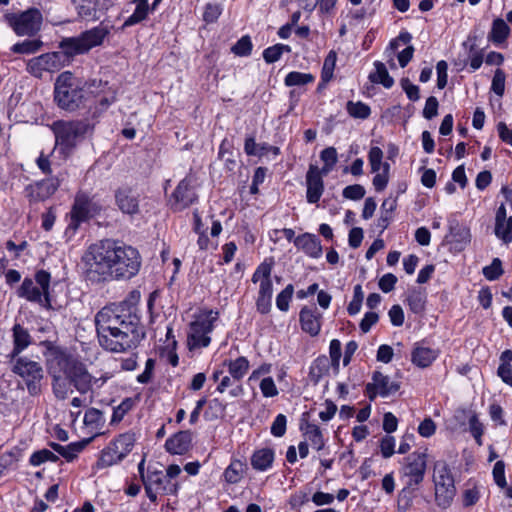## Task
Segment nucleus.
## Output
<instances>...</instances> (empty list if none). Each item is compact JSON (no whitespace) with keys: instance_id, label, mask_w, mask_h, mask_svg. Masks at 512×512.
<instances>
[{"instance_id":"obj_7","label":"nucleus","mask_w":512,"mask_h":512,"mask_svg":"<svg viewBox=\"0 0 512 512\" xmlns=\"http://www.w3.org/2000/svg\"><path fill=\"white\" fill-rule=\"evenodd\" d=\"M219 320V313L214 310H202L191 322L187 342L189 349H200L209 346L210 334Z\"/></svg>"},{"instance_id":"obj_62","label":"nucleus","mask_w":512,"mask_h":512,"mask_svg":"<svg viewBox=\"0 0 512 512\" xmlns=\"http://www.w3.org/2000/svg\"><path fill=\"white\" fill-rule=\"evenodd\" d=\"M493 479L495 483L500 488H505L507 486L506 478H505V464L503 461H497L493 467Z\"/></svg>"},{"instance_id":"obj_11","label":"nucleus","mask_w":512,"mask_h":512,"mask_svg":"<svg viewBox=\"0 0 512 512\" xmlns=\"http://www.w3.org/2000/svg\"><path fill=\"white\" fill-rule=\"evenodd\" d=\"M9 26L18 36H33L41 29L43 17L36 8H31L21 13L5 15Z\"/></svg>"},{"instance_id":"obj_8","label":"nucleus","mask_w":512,"mask_h":512,"mask_svg":"<svg viewBox=\"0 0 512 512\" xmlns=\"http://www.w3.org/2000/svg\"><path fill=\"white\" fill-rule=\"evenodd\" d=\"M12 372L22 379L31 396L42 393L44 386V369L40 362L28 357H18L13 360Z\"/></svg>"},{"instance_id":"obj_10","label":"nucleus","mask_w":512,"mask_h":512,"mask_svg":"<svg viewBox=\"0 0 512 512\" xmlns=\"http://www.w3.org/2000/svg\"><path fill=\"white\" fill-rule=\"evenodd\" d=\"M113 376L112 371H102L99 376L92 375L83 363L77 361L67 377L79 393L86 394L94 388H101Z\"/></svg>"},{"instance_id":"obj_50","label":"nucleus","mask_w":512,"mask_h":512,"mask_svg":"<svg viewBox=\"0 0 512 512\" xmlns=\"http://www.w3.org/2000/svg\"><path fill=\"white\" fill-rule=\"evenodd\" d=\"M294 293L292 284H288L276 297V306L280 311L286 312Z\"/></svg>"},{"instance_id":"obj_12","label":"nucleus","mask_w":512,"mask_h":512,"mask_svg":"<svg viewBox=\"0 0 512 512\" xmlns=\"http://www.w3.org/2000/svg\"><path fill=\"white\" fill-rule=\"evenodd\" d=\"M426 467L425 452L416 451L404 458L401 475L407 488L415 489L423 481Z\"/></svg>"},{"instance_id":"obj_20","label":"nucleus","mask_w":512,"mask_h":512,"mask_svg":"<svg viewBox=\"0 0 512 512\" xmlns=\"http://www.w3.org/2000/svg\"><path fill=\"white\" fill-rule=\"evenodd\" d=\"M59 185L60 181L56 177L44 179L27 187L28 196L32 201H43L52 196Z\"/></svg>"},{"instance_id":"obj_48","label":"nucleus","mask_w":512,"mask_h":512,"mask_svg":"<svg viewBox=\"0 0 512 512\" xmlns=\"http://www.w3.org/2000/svg\"><path fill=\"white\" fill-rule=\"evenodd\" d=\"M337 55L335 51H330L326 56L323 67L321 78L323 82H329L333 78V72L335 69Z\"/></svg>"},{"instance_id":"obj_43","label":"nucleus","mask_w":512,"mask_h":512,"mask_svg":"<svg viewBox=\"0 0 512 512\" xmlns=\"http://www.w3.org/2000/svg\"><path fill=\"white\" fill-rule=\"evenodd\" d=\"M320 158L324 162L320 171L327 175L338 161L337 151L334 147H327L321 151Z\"/></svg>"},{"instance_id":"obj_16","label":"nucleus","mask_w":512,"mask_h":512,"mask_svg":"<svg viewBox=\"0 0 512 512\" xmlns=\"http://www.w3.org/2000/svg\"><path fill=\"white\" fill-rule=\"evenodd\" d=\"M78 15L87 21L100 19L113 5L112 0H73Z\"/></svg>"},{"instance_id":"obj_4","label":"nucleus","mask_w":512,"mask_h":512,"mask_svg":"<svg viewBox=\"0 0 512 512\" xmlns=\"http://www.w3.org/2000/svg\"><path fill=\"white\" fill-rule=\"evenodd\" d=\"M109 34L110 28L100 24L83 31L77 36L63 38L59 43V48L71 59L77 55L86 54L93 48L102 46Z\"/></svg>"},{"instance_id":"obj_49","label":"nucleus","mask_w":512,"mask_h":512,"mask_svg":"<svg viewBox=\"0 0 512 512\" xmlns=\"http://www.w3.org/2000/svg\"><path fill=\"white\" fill-rule=\"evenodd\" d=\"M495 234L505 243H510L512 241V217L504 222L495 223Z\"/></svg>"},{"instance_id":"obj_31","label":"nucleus","mask_w":512,"mask_h":512,"mask_svg":"<svg viewBox=\"0 0 512 512\" xmlns=\"http://www.w3.org/2000/svg\"><path fill=\"white\" fill-rule=\"evenodd\" d=\"M123 459L120 457L118 452L116 451V448L112 444V442L109 443L108 446H106L101 452L100 456L95 463L94 469H105L108 467H111L113 465L118 464Z\"/></svg>"},{"instance_id":"obj_3","label":"nucleus","mask_w":512,"mask_h":512,"mask_svg":"<svg viewBox=\"0 0 512 512\" xmlns=\"http://www.w3.org/2000/svg\"><path fill=\"white\" fill-rule=\"evenodd\" d=\"M51 130L55 136V147L68 156L77 144L92 131L87 120H58L52 123Z\"/></svg>"},{"instance_id":"obj_56","label":"nucleus","mask_w":512,"mask_h":512,"mask_svg":"<svg viewBox=\"0 0 512 512\" xmlns=\"http://www.w3.org/2000/svg\"><path fill=\"white\" fill-rule=\"evenodd\" d=\"M261 393L266 398L276 397L279 394L278 388L272 377H264L259 384Z\"/></svg>"},{"instance_id":"obj_61","label":"nucleus","mask_w":512,"mask_h":512,"mask_svg":"<svg viewBox=\"0 0 512 512\" xmlns=\"http://www.w3.org/2000/svg\"><path fill=\"white\" fill-rule=\"evenodd\" d=\"M400 84L409 100L418 101L420 99L419 87L414 85L408 78L401 79Z\"/></svg>"},{"instance_id":"obj_14","label":"nucleus","mask_w":512,"mask_h":512,"mask_svg":"<svg viewBox=\"0 0 512 512\" xmlns=\"http://www.w3.org/2000/svg\"><path fill=\"white\" fill-rule=\"evenodd\" d=\"M96 212L97 207L90 197L85 193H78L69 214L70 222L68 224V229L76 231L81 223L87 221Z\"/></svg>"},{"instance_id":"obj_57","label":"nucleus","mask_w":512,"mask_h":512,"mask_svg":"<svg viewBox=\"0 0 512 512\" xmlns=\"http://www.w3.org/2000/svg\"><path fill=\"white\" fill-rule=\"evenodd\" d=\"M363 298H364V294H363L361 285H356L354 287L353 299L349 303L348 308H347L348 313L350 315H356L357 313L360 312Z\"/></svg>"},{"instance_id":"obj_19","label":"nucleus","mask_w":512,"mask_h":512,"mask_svg":"<svg viewBox=\"0 0 512 512\" xmlns=\"http://www.w3.org/2000/svg\"><path fill=\"white\" fill-rule=\"evenodd\" d=\"M398 389L399 385L381 372H374L372 382L366 386L370 399H374L377 395L387 397L397 392Z\"/></svg>"},{"instance_id":"obj_44","label":"nucleus","mask_w":512,"mask_h":512,"mask_svg":"<svg viewBox=\"0 0 512 512\" xmlns=\"http://www.w3.org/2000/svg\"><path fill=\"white\" fill-rule=\"evenodd\" d=\"M290 51V46L279 43L266 48L263 51V58L267 63H274L281 58L283 53H289Z\"/></svg>"},{"instance_id":"obj_33","label":"nucleus","mask_w":512,"mask_h":512,"mask_svg":"<svg viewBox=\"0 0 512 512\" xmlns=\"http://www.w3.org/2000/svg\"><path fill=\"white\" fill-rule=\"evenodd\" d=\"M86 442H73L68 445H61L58 443H51V447L54 451L64 457L68 462L73 461L79 453L84 449Z\"/></svg>"},{"instance_id":"obj_60","label":"nucleus","mask_w":512,"mask_h":512,"mask_svg":"<svg viewBox=\"0 0 512 512\" xmlns=\"http://www.w3.org/2000/svg\"><path fill=\"white\" fill-rule=\"evenodd\" d=\"M343 197L350 200H360L365 195V188L360 184L349 185L343 189Z\"/></svg>"},{"instance_id":"obj_37","label":"nucleus","mask_w":512,"mask_h":512,"mask_svg":"<svg viewBox=\"0 0 512 512\" xmlns=\"http://www.w3.org/2000/svg\"><path fill=\"white\" fill-rule=\"evenodd\" d=\"M510 33V28L506 24V22L501 19L497 18L492 23V28L489 33L488 38L495 44L503 43L508 35Z\"/></svg>"},{"instance_id":"obj_45","label":"nucleus","mask_w":512,"mask_h":512,"mask_svg":"<svg viewBox=\"0 0 512 512\" xmlns=\"http://www.w3.org/2000/svg\"><path fill=\"white\" fill-rule=\"evenodd\" d=\"M229 387H233L229 391V394H230L231 397H238V396H240L243 393L242 385L239 384L238 381H233V378L231 376H227V375L223 376L220 379V382H219V384L217 386V391L219 393H223Z\"/></svg>"},{"instance_id":"obj_2","label":"nucleus","mask_w":512,"mask_h":512,"mask_svg":"<svg viewBox=\"0 0 512 512\" xmlns=\"http://www.w3.org/2000/svg\"><path fill=\"white\" fill-rule=\"evenodd\" d=\"M95 324L100 345L111 352L134 349L145 337L138 308L132 300L105 306L96 314Z\"/></svg>"},{"instance_id":"obj_27","label":"nucleus","mask_w":512,"mask_h":512,"mask_svg":"<svg viewBox=\"0 0 512 512\" xmlns=\"http://www.w3.org/2000/svg\"><path fill=\"white\" fill-rule=\"evenodd\" d=\"M438 355V350L432 349L422 344H416L412 351L411 360L416 366L420 368H426L436 360Z\"/></svg>"},{"instance_id":"obj_54","label":"nucleus","mask_w":512,"mask_h":512,"mask_svg":"<svg viewBox=\"0 0 512 512\" xmlns=\"http://www.w3.org/2000/svg\"><path fill=\"white\" fill-rule=\"evenodd\" d=\"M482 486L473 485L467 487L463 493V505L466 507L475 505L481 496Z\"/></svg>"},{"instance_id":"obj_42","label":"nucleus","mask_w":512,"mask_h":512,"mask_svg":"<svg viewBox=\"0 0 512 512\" xmlns=\"http://www.w3.org/2000/svg\"><path fill=\"white\" fill-rule=\"evenodd\" d=\"M243 475V463L239 460H234L225 469L223 476L227 483H238Z\"/></svg>"},{"instance_id":"obj_5","label":"nucleus","mask_w":512,"mask_h":512,"mask_svg":"<svg viewBox=\"0 0 512 512\" xmlns=\"http://www.w3.org/2000/svg\"><path fill=\"white\" fill-rule=\"evenodd\" d=\"M79 81L70 71L62 72L54 85V99L62 109L73 111L82 103L84 94Z\"/></svg>"},{"instance_id":"obj_6","label":"nucleus","mask_w":512,"mask_h":512,"mask_svg":"<svg viewBox=\"0 0 512 512\" xmlns=\"http://www.w3.org/2000/svg\"><path fill=\"white\" fill-rule=\"evenodd\" d=\"M50 280V273L40 270L35 274L34 279L25 278L23 280L17 295L29 302L37 303L41 307L49 309L51 308Z\"/></svg>"},{"instance_id":"obj_21","label":"nucleus","mask_w":512,"mask_h":512,"mask_svg":"<svg viewBox=\"0 0 512 512\" xmlns=\"http://www.w3.org/2000/svg\"><path fill=\"white\" fill-rule=\"evenodd\" d=\"M321 314L316 307H303L299 313V321L304 332L317 336L321 330Z\"/></svg>"},{"instance_id":"obj_46","label":"nucleus","mask_w":512,"mask_h":512,"mask_svg":"<svg viewBox=\"0 0 512 512\" xmlns=\"http://www.w3.org/2000/svg\"><path fill=\"white\" fill-rule=\"evenodd\" d=\"M383 151L375 146L371 147L368 153V161L371 167V172H379L384 171V165L388 164L387 162H383Z\"/></svg>"},{"instance_id":"obj_17","label":"nucleus","mask_w":512,"mask_h":512,"mask_svg":"<svg viewBox=\"0 0 512 512\" xmlns=\"http://www.w3.org/2000/svg\"><path fill=\"white\" fill-rule=\"evenodd\" d=\"M197 196L192 189V179L185 177L179 182L176 189L172 193L170 202L175 211H181L190 206Z\"/></svg>"},{"instance_id":"obj_28","label":"nucleus","mask_w":512,"mask_h":512,"mask_svg":"<svg viewBox=\"0 0 512 512\" xmlns=\"http://www.w3.org/2000/svg\"><path fill=\"white\" fill-rule=\"evenodd\" d=\"M144 482L160 491L161 494H173L177 490L176 484L169 480L161 471L149 473Z\"/></svg>"},{"instance_id":"obj_58","label":"nucleus","mask_w":512,"mask_h":512,"mask_svg":"<svg viewBox=\"0 0 512 512\" xmlns=\"http://www.w3.org/2000/svg\"><path fill=\"white\" fill-rule=\"evenodd\" d=\"M103 414L100 410L96 408H90L85 412L84 415V423L87 426H91L93 428H97L101 423H103Z\"/></svg>"},{"instance_id":"obj_32","label":"nucleus","mask_w":512,"mask_h":512,"mask_svg":"<svg viewBox=\"0 0 512 512\" xmlns=\"http://www.w3.org/2000/svg\"><path fill=\"white\" fill-rule=\"evenodd\" d=\"M224 365L228 367L229 374L233 378V381L238 382L246 375L250 366L248 359L244 356H240L235 360L225 361Z\"/></svg>"},{"instance_id":"obj_39","label":"nucleus","mask_w":512,"mask_h":512,"mask_svg":"<svg viewBox=\"0 0 512 512\" xmlns=\"http://www.w3.org/2000/svg\"><path fill=\"white\" fill-rule=\"evenodd\" d=\"M407 303L413 313L420 314L425 309L426 295L420 289H412L407 294Z\"/></svg>"},{"instance_id":"obj_26","label":"nucleus","mask_w":512,"mask_h":512,"mask_svg":"<svg viewBox=\"0 0 512 512\" xmlns=\"http://www.w3.org/2000/svg\"><path fill=\"white\" fill-rule=\"evenodd\" d=\"M191 440V434L188 431H182L168 438L165 448L171 454L182 455L189 450Z\"/></svg>"},{"instance_id":"obj_23","label":"nucleus","mask_w":512,"mask_h":512,"mask_svg":"<svg viewBox=\"0 0 512 512\" xmlns=\"http://www.w3.org/2000/svg\"><path fill=\"white\" fill-rule=\"evenodd\" d=\"M118 208L125 214L133 215L139 211L138 195L129 188L118 189L115 194Z\"/></svg>"},{"instance_id":"obj_52","label":"nucleus","mask_w":512,"mask_h":512,"mask_svg":"<svg viewBox=\"0 0 512 512\" xmlns=\"http://www.w3.org/2000/svg\"><path fill=\"white\" fill-rule=\"evenodd\" d=\"M503 273L502 262L499 258H494L490 265L483 268V275L489 281L498 279Z\"/></svg>"},{"instance_id":"obj_18","label":"nucleus","mask_w":512,"mask_h":512,"mask_svg":"<svg viewBox=\"0 0 512 512\" xmlns=\"http://www.w3.org/2000/svg\"><path fill=\"white\" fill-rule=\"evenodd\" d=\"M324 176L326 174L322 173L320 168L315 165L309 166L306 174V198L308 203L314 204L320 200L324 191Z\"/></svg>"},{"instance_id":"obj_24","label":"nucleus","mask_w":512,"mask_h":512,"mask_svg":"<svg viewBox=\"0 0 512 512\" xmlns=\"http://www.w3.org/2000/svg\"><path fill=\"white\" fill-rule=\"evenodd\" d=\"M295 246L311 258H320L323 249L318 237L311 233H304L294 239Z\"/></svg>"},{"instance_id":"obj_29","label":"nucleus","mask_w":512,"mask_h":512,"mask_svg":"<svg viewBox=\"0 0 512 512\" xmlns=\"http://www.w3.org/2000/svg\"><path fill=\"white\" fill-rule=\"evenodd\" d=\"M455 417L457 419L468 418L469 428L472 436L474 437L478 445H482V435L484 433V429L482 423L478 419L477 414L468 409H459L457 410Z\"/></svg>"},{"instance_id":"obj_13","label":"nucleus","mask_w":512,"mask_h":512,"mask_svg":"<svg viewBox=\"0 0 512 512\" xmlns=\"http://www.w3.org/2000/svg\"><path fill=\"white\" fill-rule=\"evenodd\" d=\"M435 499L437 505L447 508L453 501L456 493L454 479L446 465H438L434 474Z\"/></svg>"},{"instance_id":"obj_41","label":"nucleus","mask_w":512,"mask_h":512,"mask_svg":"<svg viewBox=\"0 0 512 512\" xmlns=\"http://www.w3.org/2000/svg\"><path fill=\"white\" fill-rule=\"evenodd\" d=\"M346 110H347V113L352 118H355V119L364 120V119H367L371 114L370 107L361 101H357V102L348 101L346 104Z\"/></svg>"},{"instance_id":"obj_36","label":"nucleus","mask_w":512,"mask_h":512,"mask_svg":"<svg viewBox=\"0 0 512 512\" xmlns=\"http://www.w3.org/2000/svg\"><path fill=\"white\" fill-rule=\"evenodd\" d=\"M305 441L314 449L320 451L325 446V440L321 429L315 424H308L304 432Z\"/></svg>"},{"instance_id":"obj_34","label":"nucleus","mask_w":512,"mask_h":512,"mask_svg":"<svg viewBox=\"0 0 512 512\" xmlns=\"http://www.w3.org/2000/svg\"><path fill=\"white\" fill-rule=\"evenodd\" d=\"M71 386L73 384L70 378L65 375L52 377V390L55 397L59 400L66 399L73 392Z\"/></svg>"},{"instance_id":"obj_51","label":"nucleus","mask_w":512,"mask_h":512,"mask_svg":"<svg viewBox=\"0 0 512 512\" xmlns=\"http://www.w3.org/2000/svg\"><path fill=\"white\" fill-rule=\"evenodd\" d=\"M149 12L148 5L136 4L134 12L125 20L124 27L133 26L143 21Z\"/></svg>"},{"instance_id":"obj_55","label":"nucleus","mask_w":512,"mask_h":512,"mask_svg":"<svg viewBox=\"0 0 512 512\" xmlns=\"http://www.w3.org/2000/svg\"><path fill=\"white\" fill-rule=\"evenodd\" d=\"M389 171L390 165L386 164L384 165V171L374 172L375 176L372 183L376 191L381 192L387 187L390 178Z\"/></svg>"},{"instance_id":"obj_22","label":"nucleus","mask_w":512,"mask_h":512,"mask_svg":"<svg viewBox=\"0 0 512 512\" xmlns=\"http://www.w3.org/2000/svg\"><path fill=\"white\" fill-rule=\"evenodd\" d=\"M271 271L272 264L267 262L261 263L255 270L252 281L254 283H260L258 296L272 298L273 286L270 279Z\"/></svg>"},{"instance_id":"obj_38","label":"nucleus","mask_w":512,"mask_h":512,"mask_svg":"<svg viewBox=\"0 0 512 512\" xmlns=\"http://www.w3.org/2000/svg\"><path fill=\"white\" fill-rule=\"evenodd\" d=\"M116 451L124 459L131 451L135 443V436L132 433H124L111 441Z\"/></svg>"},{"instance_id":"obj_59","label":"nucleus","mask_w":512,"mask_h":512,"mask_svg":"<svg viewBox=\"0 0 512 512\" xmlns=\"http://www.w3.org/2000/svg\"><path fill=\"white\" fill-rule=\"evenodd\" d=\"M252 50V42L248 36L240 38L232 47V52L238 56H248Z\"/></svg>"},{"instance_id":"obj_40","label":"nucleus","mask_w":512,"mask_h":512,"mask_svg":"<svg viewBox=\"0 0 512 512\" xmlns=\"http://www.w3.org/2000/svg\"><path fill=\"white\" fill-rule=\"evenodd\" d=\"M43 42L40 39H26L22 42L15 43L11 47V51L18 54H35L41 50Z\"/></svg>"},{"instance_id":"obj_47","label":"nucleus","mask_w":512,"mask_h":512,"mask_svg":"<svg viewBox=\"0 0 512 512\" xmlns=\"http://www.w3.org/2000/svg\"><path fill=\"white\" fill-rule=\"evenodd\" d=\"M314 81V76L310 73H302L297 71H292L288 73L285 77V85L286 86H300L305 85L307 83H311Z\"/></svg>"},{"instance_id":"obj_15","label":"nucleus","mask_w":512,"mask_h":512,"mask_svg":"<svg viewBox=\"0 0 512 512\" xmlns=\"http://www.w3.org/2000/svg\"><path fill=\"white\" fill-rule=\"evenodd\" d=\"M76 362V360L58 348L49 349L47 353L46 366L51 377L68 376Z\"/></svg>"},{"instance_id":"obj_25","label":"nucleus","mask_w":512,"mask_h":512,"mask_svg":"<svg viewBox=\"0 0 512 512\" xmlns=\"http://www.w3.org/2000/svg\"><path fill=\"white\" fill-rule=\"evenodd\" d=\"M13 349L7 358L15 360L20 357L19 354L23 352L32 343V338L29 332L20 324H15L13 329Z\"/></svg>"},{"instance_id":"obj_1","label":"nucleus","mask_w":512,"mask_h":512,"mask_svg":"<svg viewBox=\"0 0 512 512\" xmlns=\"http://www.w3.org/2000/svg\"><path fill=\"white\" fill-rule=\"evenodd\" d=\"M81 264L84 276L91 282L129 280L138 274L141 256L130 245L103 239L87 247Z\"/></svg>"},{"instance_id":"obj_64","label":"nucleus","mask_w":512,"mask_h":512,"mask_svg":"<svg viewBox=\"0 0 512 512\" xmlns=\"http://www.w3.org/2000/svg\"><path fill=\"white\" fill-rule=\"evenodd\" d=\"M381 454L384 458H390L395 452V438L393 436H385L380 442Z\"/></svg>"},{"instance_id":"obj_30","label":"nucleus","mask_w":512,"mask_h":512,"mask_svg":"<svg viewBox=\"0 0 512 512\" xmlns=\"http://www.w3.org/2000/svg\"><path fill=\"white\" fill-rule=\"evenodd\" d=\"M274 451L271 448L256 450L251 457V465L257 471H266L272 467Z\"/></svg>"},{"instance_id":"obj_35","label":"nucleus","mask_w":512,"mask_h":512,"mask_svg":"<svg viewBox=\"0 0 512 512\" xmlns=\"http://www.w3.org/2000/svg\"><path fill=\"white\" fill-rule=\"evenodd\" d=\"M375 71L369 75L371 82L382 84L385 88H391L394 84L393 78L389 75L386 66L379 61L374 63Z\"/></svg>"},{"instance_id":"obj_9","label":"nucleus","mask_w":512,"mask_h":512,"mask_svg":"<svg viewBox=\"0 0 512 512\" xmlns=\"http://www.w3.org/2000/svg\"><path fill=\"white\" fill-rule=\"evenodd\" d=\"M70 59L64 51L43 53L26 62V71L35 78L44 79L64 68Z\"/></svg>"},{"instance_id":"obj_63","label":"nucleus","mask_w":512,"mask_h":512,"mask_svg":"<svg viewBox=\"0 0 512 512\" xmlns=\"http://www.w3.org/2000/svg\"><path fill=\"white\" fill-rule=\"evenodd\" d=\"M286 424V416L278 414L271 425V434L275 437H282L286 432Z\"/></svg>"},{"instance_id":"obj_53","label":"nucleus","mask_w":512,"mask_h":512,"mask_svg":"<svg viewBox=\"0 0 512 512\" xmlns=\"http://www.w3.org/2000/svg\"><path fill=\"white\" fill-rule=\"evenodd\" d=\"M58 456L55 455L53 452L47 449L39 450L34 452L29 459V462L33 466H39L44 462L51 461L55 462L57 461Z\"/></svg>"}]
</instances>
